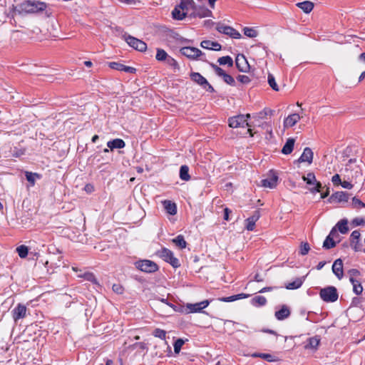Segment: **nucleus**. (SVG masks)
<instances>
[{
	"label": "nucleus",
	"instance_id": "53",
	"mask_svg": "<svg viewBox=\"0 0 365 365\" xmlns=\"http://www.w3.org/2000/svg\"><path fill=\"white\" fill-rule=\"evenodd\" d=\"M260 358H262V359H264V360H266V361H267L269 362H272V361H277V359L274 356H272V355H271L269 354L262 353V356H260Z\"/></svg>",
	"mask_w": 365,
	"mask_h": 365
},
{
	"label": "nucleus",
	"instance_id": "60",
	"mask_svg": "<svg viewBox=\"0 0 365 365\" xmlns=\"http://www.w3.org/2000/svg\"><path fill=\"white\" fill-rule=\"evenodd\" d=\"M277 287H263L262 289H260L259 291V293H264V292H271L274 289H275Z\"/></svg>",
	"mask_w": 365,
	"mask_h": 365
},
{
	"label": "nucleus",
	"instance_id": "12",
	"mask_svg": "<svg viewBox=\"0 0 365 365\" xmlns=\"http://www.w3.org/2000/svg\"><path fill=\"white\" fill-rule=\"evenodd\" d=\"M210 303V301L206 299L195 304H187L186 309L189 313L200 312L202 309L206 308Z\"/></svg>",
	"mask_w": 365,
	"mask_h": 365
},
{
	"label": "nucleus",
	"instance_id": "17",
	"mask_svg": "<svg viewBox=\"0 0 365 365\" xmlns=\"http://www.w3.org/2000/svg\"><path fill=\"white\" fill-rule=\"evenodd\" d=\"M349 200V194L346 192H336L333 193L329 199L330 202H347Z\"/></svg>",
	"mask_w": 365,
	"mask_h": 365
},
{
	"label": "nucleus",
	"instance_id": "6",
	"mask_svg": "<svg viewBox=\"0 0 365 365\" xmlns=\"http://www.w3.org/2000/svg\"><path fill=\"white\" fill-rule=\"evenodd\" d=\"M123 38L126 43L133 48L143 52L147 49V44L142 40L133 37L130 35H124Z\"/></svg>",
	"mask_w": 365,
	"mask_h": 365
},
{
	"label": "nucleus",
	"instance_id": "23",
	"mask_svg": "<svg viewBox=\"0 0 365 365\" xmlns=\"http://www.w3.org/2000/svg\"><path fill=\"white\" fill-rule=\"evenodd\" d=\"M190 78L192 81L199 84L201 86H204L205 85H208V82L207 79L203 77L200 73L192 72L190 73Z\"/></svg>",
	"mask_w": 365,
	"mask_h": 365
},
{
	"label": "nucleus",
	"instance_id": "30",
	"mask_svg": "<svg viewBox=\"0 0 365 365\" xmlns=\"http://www.w3.org/2000/svg\"><path fill=\"white\" fill-rule=\"evenodd\" d=\"M304 278H305L304 277H299V278L295 279L293 282L287 283L285 286L286 289H297L301 287V286L302 285V284L304 282Z\"/></svg>",
	"mask_w": 365,
	"mask_h": 365
},
{
	"label": "nucleus",
	"instance_id": "32",
	"mask_svg": "<svg viewBox=\"0 0 365 365\" xmlns=\"http://www.w3.org/2000/svg\"><path fill=\"white\" fill-rule=\"evenodd\" d=\"M350 282L353 285V292L356 295H359L363 292V287L360 280L350 279Z\"/></svg>",
	"mask_w": 365,
	"mask_h": 365
},
{
	"label": "nucleus",
	"instance_id": "24",
	"mask_svg": "<svg viewBox=\"0 0 365 365\" xmlns=\"http://www.w3.org/2000/svg\"><path fill=\"white\" fill-rule=\"evenodd\" d=\"M179 7L188 14L190 10H194L195 3L193 0H181Z\"/></svg>",
	"mask_w": 365,
	"mask_h": 365
},
{
	"label": "nucleus",
	"instance_id": "8",
	"mask_svg": "<svg viewBox=\"0 0 365 365\" xmlns=\"http://www.w3.org/2000/svg\"><path fill=\"white\" fill-rule=\"evenodd\" d=\"M302 180L309 185H314L309 188L312 193L319 192L321 191L322 184L317 181L316 177L313 173H309L307 175L302 177Z\"/></svg>",
	"mask_w": 365,
	"mask_h": 365
},
{
	"label": "nucleus",
	"instance_id": "9",
	"mask_svg": "<svg viewBox=\"0 0 365 365\" xmlns=\"http://www.w3.org/2000/svg\"><path fill=\"white\" fill-rule=\"evenodd\" d=\"M216 29L220 33L226 34L232 38L239 39L241 38V34L240 32H238L234 28L224 25L223 24H216Z\"/></svg>",
	"mask_w": 365,
	"mask_h": 365
},
{
	"label": "nucleus",
	"instance_id": "11",
	"mask_svg": "<svg viewBox=\"0 0 365 365\" xmlns=\"http://www.w3.org/2000/svg\"><path fill=\"white\" fill-rule=\"evenodd\" d=\"M210 66L214 69L215 73L217 76L222 77L223 78V81L226 83H227L228 85H230V86L235 85V81L232 76L226 73L222 68H221L220 67H219L217 65H215L214 63H210Z\"/></svg>",
	"mask_w": 365,
	"mask_h": 365
},
{
	"label": "nucleus",
	"instance_id": "5",
	"mask_svg": "<svg viewBox=\"0 0 365 365\" xmlns=\"http://www.w3.org/2000/svg\"><path fill=\"white\" fill-rule=\"evenodd\" d=\"M136 267L146 273H153L158 270V264L149 259L139 260L135 262Z\"/></svg>",
	"mask_w": 365,
	"mask_h": 365
},
{
	"label": "nucleus",
	"instance_id": "27",
	"mask_svg": "<svg viewBox=\"0 0 365 365\" xmlns=\"http://www.w3.org/2000/svg\"><path fill=\"white\" fill-rule=\"evenodd\" d=\"M249 297V294L241 293L235 295H232L230 297H221L219 298V300L224 302H234L238 299H242L247 298Z\"/></svg>",
	"mask_w": 365,
	"mask_h": 365
},
{
	"label": "nucleus",
	"instance_id": "31",
	"mask_svg": "<svg viewBox=\"0 0 365 365\" xmlns=\"http://www.w3.org/2000/svg\"><path fill=\"white\" fill-rule=\"evenodd\" d=\"M187 15V12L182 11L179 6H176L172 11L173 18L177 20H182Z\"/></svg>",
	"mask_w": 365,
	"mask_h": 365
},
{
	"label": "nucleus",
	"instance_id": "57",
	"mask_svg": "<svg viewBox=\"0 0 365 365\" xmlns=\"http://www.w3.org/2000/svg\"><path fill=\"white\" fill-rule=\"evenodd\" d=\"M351 223L354 226L364 225L365 224V220L363 218L356 217L352 220Z\"/></svg>",
	"mask_w": 365,
	"mask_h": 365
},
{
	"label": "nucleus",
	"instance_id": "19",
	"mask_svg": "<svg viewBox=\"0 0 365 365\" xmlns=\"http://www.w3.org/2000/svg\"><path fill=\"white\" fill-rule=\"evenodd\" d=\"M291 312L288 306L283 304L278 311H276L274 316L277 320L282 321L290 316Z\"/></svg>",
	"mask_w": 365,
	"mask_h": 365
},
{
	"label": "nucleus",
	"instance_id": "38",
	"mask_svg": "<svg viewBox=\"0 0 365 365\" xmlns=\"http://www.w3.org/2000/svg\"><path fill=\"white\" fill-rule=\"evenodd\" d=\"M173 242L180 249L185 248L186 247V241L182 235H179L175 238L173 240Z\"/></svg>",
	"mask_w": 365,
	"mask_h": 365
},
{
	"label": "nucleus",
	"instance_id": "50",
	"mask_svg": "<svg viewBox=\"0 0 365 365\" xmlns=\"http://www.w3.org/2000/svg\"><path fill=\"white\" fill-rule=\"evenodd\" d=\"M310 250V247L309 243L307 242H302L300 246V250L299 253L302 255H306Z\"/></svg>",
	"mask_w": 365,
	"mask_h": 365
},
{
	"label": "nucleus",
	"instance_id": "29",
	"mask_svg": "<svg viewBox=\"0 0 365 365\" xmlns=\"http://www.w3.org/2000/svg\"><path fill=\"white\" fill-rule=\"evenodd\" d=\"M297 6L301 9L304 13L309 14L312 11L314 4L309 1H305L297 3Z\"/></svg>",
	"mask_w": 365,
	"mask_h": 365
},
{
	"label": "nucleus",
	"instance_id": "7",
	"mask_svg": "<svg viewBox=\"0 0 365 365\" xmlns=\"http://www.w3.org/2000/svg\"><path fill=\"white\" fill-rule=\"evenodd\" d=\"M182 55L186 56L191 60H197L200 57L205 56L200 49L195 47L185 46L182 47L180 50Z\"/></svg>",
	"mask_w": 365,
	"mask_h": 365
},
{
	"label": "nucleus",
	"instance_id": "28",
	"mask_svg": "<svg viewBox=\"0 0 365 365\" xmlns=\"http://www.w3.org/2000/svg\"><path fill=\"white\" fill-rule=\"evenodd\" d=\"M294 138H288L282 149V153L284 155L290 154L294 149Z\"/></svg>",
	"mask_w": 365,
	"mask_h": 365
},
{
	"label": "nucleus",
	"instance_id": "55",
	"mask_svg": "<svg viewBox=\"0 0 365 365\" xmlns=\"http://www.w3.org/2000/svg\"><path fill=\"white\" fill-rule=\"evenodd\" d=\"M201 47L205 49H212V41L210 40H204L200 43Z\"/></svg>",
	"mask_w": 365,
	"mask_h": 365
},
{
	"label": "nucleus",
	"instance_id": "18",
	"mask_svg": "<svg viewBox=\"0 0 365 365\" xmlns=\"http://www.w3.org/2000/svg\"><path fill=\"white\" fill-rule=\"evenodd\" d=\"M212 12L206 7L199 6L195 7L193 12L190 14L194 17L205 18L211 16Z\"/></svg>",
	"mask_w": 365,
	"mask_h": 365
},
{
	"label": "nucleus",
	"instance_id": "37",
	"mask_svg": "<svg viewBox=\"0 0 365 365\" xmlns=\"http://www.w3.org/2000/svg\"><path fill=\"white\" fill-rule=\"evenodd\" d=\"M165 61L167 65L172 68L174 73L180 71V68L178 63L173 57L169 56Z\"/></svg>",
	"mask_w": 365,
	"mask_h": 365
},
{
	"label": "nucleus",
	"instance_id": "15",
	"mask_svg": "<svg viewBox=\"0 0 365 365\" xmlns=\"http://www.w3.org/2000/svg\"><path fill=\"white\" fill-rule=\"evenodd\" d=\"M108 66L112 69L120 71H124L128 73H134L136 71V69L135 68L128 66L118 62H110L108 63Z\"/></svg>",
	"mask_w": 365,
	"mask_h": 365
},
{
	"label": "nucleus",
	"instance_id": "61",
	"mask_svg": "<svg viewBox=\"0 0 365 365\" xmlns=\"http://www.w3.org/2000/svg\"><path fill=\"white\" fill-rule=\"evenodd\" d=\"M212 45L213 46H212V48L211 50L220 51L222 48L221 45L219 43H217V41H212Z\"/></svg>",
	"mask_w": 365,
	"mask_h": 365
},
{
	"label": "nucleus",
	"instance_id": "21",
	"mask_svg": "<svg viewBox=\"0 0 365 365\" xmlns=\"http://www.w3.org/2000/svg\"><path fill=\"white\" fill-rule=\"evenodd\" d=\"M314 153L310 148H305L303 150L302 154L298 159V162L299 163H308L311 164L313 160Z\"/></svg>",
	"mask_w": 365,
	"mask_h": 365
},
{
	"label": "nucleus",
	"instance_id": "14",
	"mask_svg": "<svg viewBox=\"0 0 365 365\" xmlns=\"http://www.w3.org/2000/svg\"><path fill=\"white\" fill-rule=\"evenodd\" d=\"M235 64L237 69L241 72H247L250 65L243 54H238L235 58Z\"/></svg>",
	"mask_w": 365,
	"mask_h": 365
},
{
	"label": "nucleus",
	"instance_id": "25",
	"mask_svg": "<svg viewBox=\"0 0 365 365\" xmlns=\"http://www.w3.org/2000/svg\"><path fill=\"white\" fill-rule=\"evenodd\" d=\"M107 146L111 150L116 148H123L125 146V143L123 140L120 138H116L112 140H110L107 143Z\"/></svg>",
	"mask_w": 365,
	"mask_h": 365
},
{
	"label": "nucleus",
	"instance_id": "20",
	"mask_svg": "<svg viewBox=\"0 0 365 365\" xmlns=\"http://www.w3.org/2000/svg\"><path fill=\"white\" fill-rule=\"evenodd\" d=\"M332 272L339 279H341L343 277V262L341 259H337L334 262L332 265Z\"/></svg>",
	"mask_w": 365,
	"mask_h": 365
},
{
	"label": "nucleus",
	"instance_id": "58",
	"mask_svg": "<svg viewBox=\"0 0 365 365\" xmlns=\"http://www.w3.org/2000/svg\"><path fill=\"white\" fill-rule=\"evenodd\" d=\"M331 180H332L334 184H336V185L341 184V182L340 176L338 174L334 175L332 177Z\"/></svg>",
	"mask_w": 365,
	"mask_h": 365
},
{
	"label": "nucleus",
	"instance_id": "1",
	"mask_svg": "<svg viewBox=\"0 0 365 365\" xmlns=\"http://www.w3.org/2000/svg\"><path fill=\"white\" fill-rule=\"evenodd\" d=\"M47 7L45 2L39 1L25 0L17 6H13V11L19 14H36L43 11Z\"/></svg>",
	"mask_w": 365,
	"mask_h": 365
},
{
	"label": "nucleus",
	"instance_id": "46",
	"mask_svg": "<svg viewBox=\"0 0 365 365\" xmlns=\"http://www.w3.org/2000/svg\"><path fill=\"white\" fill-rule=\"evenodd\" d=\"M243 31L244 34L250 38H254L257 36V31L252 28L245 27Z\"/></svg>",
	"mask_w": 365,
	"mask_h": 365
},
{
	"label": "nucleus",
	"instance_id": "47",
	"mask_svg": "<svg viewBox=\"0 0 365 365\" xmlns=\"http://www.w3.org/2000/svg\"><path fill=\"white\" fill-rule=\"evenodd\" d=\"M184 344L185 341L182 339H178L173 344L175 353L178 354Z\"/></svg>",
	"mask_w": 365,
	"mask_h": 365
},
{
	"label": "nucleus",
	"instance_id": "26",
	"mask_svg": "<svg viewBox=\"0 0 365 365\" xmlns=\"http://www.w3.org/2000/svg\"><path fill=\"white\" fill-rule=\"evenodd\" d=\"M164 208L166 212L172 215H174L177 212V206L175 202H171L170 200H165L163 201Z\"/></svg>",
	"mask_w": 365,
	"mask_h": 365
},
{
	"label": "nucleus",
	"instance_id": "49",
	"mask_svg": "<svg viewBox=\"0 0 365 365\" xmlns=\"http://www.w3.org/2000/svg\"><path fill=\"white\" fill-rule=\"evenodd\" d=\"M351 205L354 208L365 207V204L356 197L352 198Z\"/></svg>",
	"mask_w": 365,
	"mask_h": 365
},
{
	"label": "nucleus",
	"instance_id": "35",
	"mask_svg": "<svg viewBox=\"0 0 365 365\" xmlns=\"http://www.w3.org/2000/svg\"><path fill=\"white\" fill-rule=\"evenodd\" d=\"M361 234L359 231L354 230L352 232L350 236L351 244L354 245V250H357V244L359 243Z\"/></svg>",
	"mask_w": 365,
	"mask_h": 365
},
{
	"label": "nucleus",
	"instance_id": "59",
	"mask_svg": "<svg viewBox=\"0 0 365 365\" xmlns=\"http://www.w3.org/2000/svg\"><path fill=\"white\" fill-rule=\"evenodd\" d=\"M341 185L346 189H351L353 187V185L351 182L346 180L341 182Z\"/></svg>",
	"mask_w": 365,
	"mask_h": 365
},
{
	"label": "nucleus",
	"instance_id": "48",
	"mask_svg": "<svg viewBox=\"0 0 365 365\" xmlns=\"http://www.w3.org/2000/svg\"><path fill=\"white\" fill-rule=\"evenodd\" d=\"M26 180L32 185H34L35 183L36 178H38V175L36 173H33L31 172H26L25 174Z\"/></svg>",
	"mask_w": 365,
	"mask_h": 365
},
{
	"label": "nucleus",
	"instance_id": "42",
	"mask_svg": "<svg viewBox=\"0 0 365 365\" xmlns=\"http://www.w3.org/2000/svg\"><path fill=\"white\" fill-rule=\"evenodd\" d=\"M336 246V242H334V239H332V237L327 236L324 241L323 243V247L326 250H329L331 248H333Z\"/></svg>",
	"mask_w": 365,
	"mask_h": 365
},
{
	"label": "nucleus",
	"instance_id": "10",
	"mask_svg": "<svg viewBox=\"0 0 365 365\" xmlns=\"http://www.w3.org/2000/svg\"><path fill=\"white\" fill-rule=\"evenodd\" d=\"M278 183L277 173L273 170H270L267 177L261 180V185L264 187L273 189L277 187Z\"/></svg>",
	"mask_w": 365,
	"mask_h": 365
},
{
	"label": "nucleus",
	"instance_id": "43",
	"mask_svg": "<svg viewBox=\"0 0 365 365\" xmlns=\"http://www.w3.org/2000/svg\"><path fill=\"white\" fill-rule=\"evenodd\" d=\"M267 81H268V83H269V86L274 91H279L278 85L277 84L276 81H275V78H274V76L272 74H271V73L268 74Z\"/></svg>",
	"mask_w": 365,
	"mask_h": 365
},
{
	"label": "nucleus",
	"instance_id": "22",
	"mask_svg": "<svg viewBox=\"0 0 365 365\" xmlns=\"http://www.w3.org/2000/svg\"><path fill=\"white\" fill-rule=\"evenodd\" d=\"M300 118L301 117L298 113H292L289 115L284 120V127L285 128L293 127L300 120Z\"/></svg>",
	"mask_w": 365,
	"mask_h": 365
},
{
	"label": "nucleus",
	"instance_id": "64",
	"mask_svg": "<svg viewBox=\"0 0 365 365\" xmlns=\"http://www.w3.org/2000/svg\"><path fill=\"white\" fill-rule=\"evenodd\" d=\"M203 88H204L206 91H209V92H211V93H212V92H214V91H215V90H214L213 87H212V86L209 83H208V85H205V86H203Z\"/></svg>",
	"mask_w": 365,
	"mask_h": 365
},
{
	"label": "nucleus",
	"instance_id": "63",
	"mask_svg": "<svg viewBox=\"0 0 365 365\" xmlns=\"http://www.w3.org/2000/svg\"><path fill=\"white\" fill-rule=\"evenodd\" d=\"M231 212L230 210L227 207L224 209V219L225 220H229V214Z\"/></svg>",
	"mask_w": 365,
	"mask_h": 365
},
{
	"label": "nucleus",
	"instance_id": "40",
	"mask_svg": "<svg viewBox=\"0 0 365 365\" xmlns=\"http://www.w3.org/2000/svg\"><path fill=\"white\" fill-rule=\"evenodd\" d=\"M169 56L166 53V51L162 48H157V53L155 56V58L158 61H166L168 58Z\"/></svg>",
	"mask_w": 365,
	"mask_h": 365
},
{
	"label": "nucleus",
	"instance_id": "51",
	"mask_svg": "<svg viewBox=\"0 0 365 365\" xmlns=\"http://www.w3.org/2000/svg\"><path fill=\"white\" fill-rule=\"evenodd\" d=\"M349 279H357L356 278L361 275L360 272L356 269H351L349 270Z\"/></svg>",
	"mask_w": 365,
	"mask_h": 365
},
{
	"label": "nucleus",
	"instance_id": "44",
	"mask_svg": "<svg viewBox=\"0 0 365 365\" xmlns=\"http://www.w3.org/2000/svg\"><path fill=\"white\" fill-rule=\"evenodd\" d=\"M16 252L21 258H25L28 255L29 249L26 245H21L16 248Z\"/></svg>",
	"mask_w": 365,
	"mask_h": 365
},
{
	"label": "nucleus",
	"instance_id": "41",
	"mask_svg": "<svg viewBox=\"0 0 365 365\" xmlns=\"http://www.w3.org/2000/svg\"><path fill=\"white\" fill-rule=\"evenodd\" d=\"M217 62L220 65H227L229 67H232L233 66V60L230 56L219 58Z\"/></svg>",
	"mask_w": 365,
	"mask_h": 365
},
{
	"label": "nucleus",
	"instance_id": "54",
	"mask_svg": "<svg viewBox=\"0 0 365 365\" xmlns=\"http://www.w3.org/2000/svg\"><path fill=\"white\" fill-rule=\"evenodd\" d=\"M113 291L118 294H123V287L120 284H114L112 287Z\"/></svg>",
	"mask_w": 365,
	"mask_h": 365
},
{
	"label": "nucleus",
	"instance_id": "3",
	"mask_svg": "<svg viewBox=\"0 0 365 365\" xmlns=\"http://www.w3.org/2000/svg\"><path fill=\"white\" fill-rule=\"evenodd\" d=\"M319 295L322 299L326 302H334L339 297L336 288L333 286L322 289Z\"/></svg>",
	"mask_w": 365,
	"mask_h": 365
},
{
	"label": "nucleus",
	"instance_id": "62",
	"mask_svg": "<svg viewBox=\"0 0 365 365\" xmlns=\"http://www.w3.org/2000/svg\"><path fill=\"white\" fill-rule=\"evenodd\" d=\"M215 24V23L214 21H212V20H206L204 21V26L207 28H211Z\"/></svg>",
	"mask_w": 365,
	"mask_h": 365
},
{
	"label": "nucleus",
	"instance_id": "39",
	"mask_svg": "<svg viewBox=\"0 0 365 365\" xmlns=\"http://www.w3.org/2000/svg\"><path fill=\"white\" fill-rule=\"evenodd\" d=\"M252 304L254 306H264L267 304V299L264 296H256L252 299Z\"/></svg>",
	"mask_w": 365,
	"mask_h": 365
},
{
	"label": "nucleus",
	"instance_id": "56",
	"mask_svg": "<svg viewBox=\"0 0 365 365\" xmlns=\"http://www.w3.org/2000/svg\"><path fill=\"white\" fill-rule=\"evenodd\" d=\"M237 79L242 83H248L250 82V77L245 75H239Z\"/></svg>",
	"mask_w": 365,
	"mask_h": 365
},
{
	"label": "nucleus",
	"instance_id": "13",
	"mask_svg": "<svg viewBox=\"0 0 365 365\" xmlns=\"http://www.w3.org/2000/svg\"><path fill=\"white\" fill-rule=\"evenodd\" d=\"M26 307L22 304H18L17 306L12 310V317L15 322L18 320L23 319L26 314Z\"/></svg>",
	"mask_w": 365,
	"mask_h": 365
},
{
	"label": "nucleus",
	"instance_id": "4",
	"mask_svg": "<svg viewBox=\"0 0 365 365\" xmlns=\"http://www.w3.org/2000/svg\"><path fill=\"white\" fill-rule=\"evenodd\" d=\"M250 118V114L246 115H237L235 116L230 117L228 119L229 126L232 128H245L246 126H250L247 120Z\"/></svg>",
	"mask_w": 365,
	"mask_h": 365
},
{
	"label": "nucleus",
	"instance_id": "52",
	"mask_svg": "<svg viewBox=\"0 0 365 365\" xmlns=\"http://www.w3.org/2000/svg\"><path fill=\"white\" fill-rule=\"evenodd\" d=\"M84 277L88 281H90V282H93L94 284H97L98 283L97 282V279H96L95 275L93 273H91V272H86V273H85Z\"/></svg>",
	"mask_w": 365,
	"mask_h": 365
},
{
	"label": "nucleus",
	"instance_id": "2",
	"mask_svg": "<svg viewBox=\"0 0 365 365\" xmlns=\"http://www.w3.org/2000/svg\"><path fill=\"white\" fill-rule=\"evenodd\" d=\"M157 254L160 258L171 264L174 268H177L180 266L178 259L174 256L173 252L169 249L163 247L158 251Z\"/></svg>",
	"mask_w": 365,
	"mask_h": 365
},
{
	"label": "nucleus",
	"instance_id": "33",
	"mask_svg": "<svg viewBox=\"0 0 365 365\" xmlns=\"http://www.w3.org/2000/svg\"><path fill=\"white\" fill-rule=\"evenodd\" d=\"M348 221L346 219L341 220L339 222H337L336 225V228L337 227L338 230L341 234H346L349 231V227L347 226Z\"/></svg>",
	"mask_w": 365,
	"mask_h": 365
},
{
	"label": "nucleus",
	"instance_id": "16",
	"mask_svg": "<svg viewBox=\"0 0 365 365\" xmlns=\"http://www.w3.org/2000/svg\"><path fill=\"white\" fill-rule=\"evenodd\" d=\"M260 213L259 210L254 212L252 216L246 219L245 227L249 231H252L255 229L256 222L259 219Z\"/></svg>",
	"mask_w": 365,
	"mask_h": 365
},
{
	"label": "nucleus",
	"instance_id": "45",
	"mask_svg": "<svg viewBox=\"0 0 365 365\" xmlns=\"http://www.w3.org/2000/svg\"><path fill=\"white\" fill-rule=\"evenodd\" d=\"M153 335L155 337L164 340L166 338V331L163 329L157 328L153 331Z\"/></svg>",
	"mask_w": 365,
	"mask_h": 365
},
{
	"label": "nucleus",
	"instance_id": "36",
	"mask_svg": "<svg viewBox=\"0 0 365 365\" xmlns=\"http://www.w3.org/2000/svg\"><path fill=\"white\" fill-rule=\"evenodd\" d=\"M320 342L318 336L311 337L308 339V344L305 346L307 349H317Z\"/></svg>",
	"mask_w": 365,
	"mask_h": 365
},
{
	"label": "nucleus",
	"instance_id": "34",
	"mask_svg": "<svg viewBox=\"0 0 365 365\" xmlns=\"http://www.w3.org/2000/svg\"><path fill=\"white\" fill-rule=\"evenodd\" d=\"M180 178L182 180L188 181L190 179L189 168L187 165H182L180 168Z\"/></svg>",
	"mask_w": 365,
	"mask_h": 365
}]
</instances>
